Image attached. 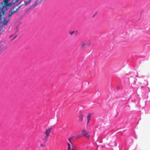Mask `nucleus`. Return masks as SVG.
Listing matches in <instances>:
<instances>
[{"label": "nucleus", "mask_w": 150, "mask_h": 150, "mask_svg": "<svg viewBox=\"0 0 150 150\" xmlns=\"http://www.w3.org/2000/svg\"><path fill=\"white\" fill-rule=\"evenodd\" d=\"M31 2V0H22L21 1L19 2V4L20 5H21V6L23 5H26L29 4Z\"/></svg>", "instance_id": "20e7f679"}, {"label": "nucleus", "mask_w": 150, "mask_h": 150, "mask_svg": "<svg viewBox=\"0 0 150 150\" xmlns=\"http://www.w3.org/2000/svg\"><path fill=\"white\" fill-rule=\"evenodd\" d=\"M12 37V35H11V36H10L9 37H10V38H11V37Z\"/></svg>", "instance_id": "dca6fc26"}, {"label": "nucleus", "mask_w": 150, "mask_h": 150, "mask_svg": "<svg viewBox=\"0 0 150 150\" xmlns=\"http://www.w3.org/2000/svg\"><path fill=\"white\" fill-rule=\"evenodd\" d=\"M40 145H41V147H45V146L43 144H40Z\"/></svg>", "instance_id": "4468645a"}, {"label": "nucleus", "mask_w": 150, "mask_h": 150, "mask_svg": "<svg viewBox=\"0 0 150 150\" xmlns=\"http://www.w3.org/2000/svg\"><path fill=\"white\" fill-rule=\"evenodd\" d=\"M16 6H17V8L16 7V6L13 7L11 8L10 10L12 11H14L13 12H14L16 13H17L18 12L19 9L21 6V5H20L18 4Z\"/></svg>", "instance_id": "39448f33"}, {"label": "nucleus", "mask_w": 150, "mask_h": 150, "mask_svg": "<svg viewBox=\"0 0 150 150\" xmlns=\"http://www.w3.org/2000/svg\"><path fill=\"white\" fill-rule=\"evenodd\" d=\"M17 35H16L14 36L13 37V38H12L11 39V40L13 41V40H14L16 38H17Z\"/></svg>", "instance_id": "f8f14e48"}, {"label": "nucleus", "mask_w": 150, "mask_h": 150, "mask_svg": "<svg viewBox=\"0 0 150 150\" xmlns=\"http://www.w3.org/2000/svg\"><path fill=\"white\" fill-rule=\"evenodd\" d=\"M73 137H70V138H69V142H70V143L71 144V145H73L72 144V143H71V142L70 141V140L71 139H72V138H73Z\"/></svg>", "instance_id": "ddd939ff"}, {"label": "nucleus", "mask_w": 150, "mask_h": 150, "mask_svg": "<svg viewBox=\"0 0 150 150\" xmlns=\"http://www.w3.org/2000/svg\"><path fill=\"white\" fill-rule=\"evenodd\" d=\"M14 11H12L11 10H10V11L8 13V18L7 19H6L5 16H4L2 17L3 18V20H4V25H7L9 21L10 20V18L11 17V16L13 15V14L16 13L13 12Z\"/></svg>", "instance_id": "f03ea898"}, {"label": "nucleus", "mask_w": 150, "mask_h": 150, "mask_svg": "<svg viewBox=\"0 0 150 150\" xmlns=\"http://www.w3.org/2000/svg\"><path fill=\"white\" fill-rule=\"evenodd\" d=\"M52 128H50L46 129L44 133L45 134L46 136H45L44 138L42 140L43 143H46L47 141L48 138L50 134L51 133Z\"/></svg>", "instance_id": "f257e3e1"}, {"label": "nucleus", "mask_w": 150, "mask_h": 150, "mask_svg": "<svg viewBox=\"0 0 150 150\" xmlns=\"http://www.w3.org/2000/svg\"><path fill=\"white\" fill-rule=\"evenodd\" d=\"M82 133L83 136L86 137L87 138H88L90 137V135H88V134L89 133V132L88 131H86L84 129H83L82 130Z\"/></svg>", "instance_id": "0eeeda50"}, {"label": "nucleus", "mask_w": 150, "mask_h": 150, "mask_svg": "<svg viewBox=\"0 0 150 150\" xmlns=\"http://www.w3.org/2000/svg\"><path fill=\"white\" fill-rule=\"evenodd\" d=\"M117 89H120V88H119V87H117Z\"/></svg>", "instance_id": "2eb2a0df"}, {"label": "nucleus", "mask_w": 150, "mask_h": 150, "mask_svg": "<svg viewBox=\"0 0 150 150\" xmlns=\"http://www.w3.org/2000/svg\"><path fill=\"white\" fill-rule=\"evenodd\" d=\"M92 115L91 114H89L87 116V119L88 120V122L87 123V125L88 124L91 120V117Z\"/></svg>", "instance_id": "6e6552de"}, {"label": "nucleus", "mask_w": 150, "mask_h": 150, "mask_svg": "<svg viewBox=\"0 0 150 150\" xmlns=\"http://www.w3.org/2000/svg\"><path fill=\"white\" fill-rule=\"evenodd\" d=\"M84 116V115L82 114L81 115L79 119L80 121L82 122L83 121Z\"/></svg>", "instance_id": "9d476101"}, {"label": "nucleus", "mask_w": 150, "mask_h": 150, "mask_svg": "<svg viewBox=\"0 0 150 150\" xmlns=\"http://www.w3.org/2000/svg\"><path fill=\"white\" fill-rule=\"evenodd\" d=\"M87 43L85 42H83L81 45L80 48L81 49H83L85 45H86Z\"/></svg>", "instance_id": "1a4fd4ad"}, {"label": "nucleus", "mask_w": 150, "mask_h": 150, "mask_svg": "<svg viewBox=\"0 0 150 150\" xmlns=\"http://www.w3.org/2000/svg\"><path fill=\"white\" fill-rule=\"evenodd\" d=\"M75 33V32L74 31H70L69 32V33L70 34V35H72L73 34Z\"/></svg>", "instance_id": "9b49d317"}, {"label": "nucleus", "mask_w": 150, "mask_h": 150, "mask_svg": "<svg viewBox=\"0 0 150 150\" xmlns=\"http://www.w3.org/2000/svg\"><path fill=\"white\" fill-rule=\"evenodd\" d=\"M68 149L67 150H77V148L75 145H71L69 143H68Z\"/></svg>", "instance_id": "423d86ee"}, {"label": "nucleus", "mask_w": 150, "mask_h": 150, "mask_svg": "<svg viewBox=\"0 0 150 150\" xmlns=\"http://www.w3.org/2000/svg\"><path fill=\"white\" fill-rule=\"evenodd\" d=\"M1 19L0 20V35L3 33V32L4 31L5 28L4 26H6L7 25L4 24L3 18L1 17Z\"/></svg>", "instance_id": "7ed1b4c3"}]
</instances>
